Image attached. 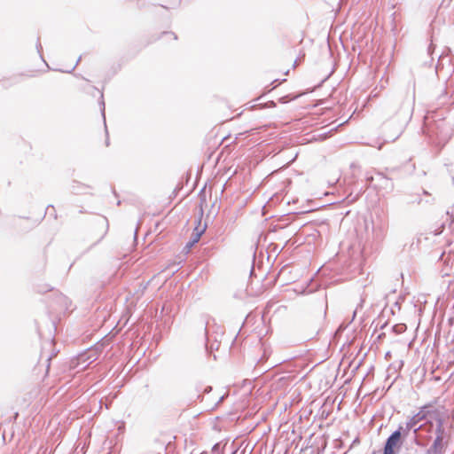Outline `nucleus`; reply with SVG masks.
<instances>
[{"label": "nucleus", "mask_w": 454, "mask_h": 454, "mask_svg": "<svg viewBox=\"0 0 454 454\" xmlns=\"http://www.w3.org/2000/svg\"><path fill=\"white\" fill-rule=\"evenodd\" d=\"M402 444L400 430L395 431L387 440L384 447V454H395V450Z\"/></svg>", "instance_id": "obj_1"}, {"label": "nucleus", "mask_w": 454, "mask_h": 454, "mask_svg": "<svg viewBox=\"0 0 454 454\" xmlns=\"http://www.w3.org/2000/svg\"><path fill=\"white\" fill-rule=\"evenodd\" d=\"M427 412L424 410L419 411L417 414H415L410 421L407 423V427L409 429L413 428L419 424L420 421L427 419Z\"/></svg>", "instance_id": "obj_2"}, {"label": "nucleus", "mask_w": 454, "mask_h": 454, "mask_svg": "<svg viewBox=\"0 0 454 454\" xmlns=\"http://www.w3.org/2000/svg\"><path fill=\"white\" fill-rule=\"evenodd\" d=\"M195 231H196V232L194 233L192 240L186 245V247H187L188 250H190L191 247L195 243L199 242L202 233L204 232V229H201V230L199 231L198 228H196Z\"/></svg>", "instance_id": "obj_3"}, {"label": "nucleus", "mask_w": 454, "mask_h": 454, "mask_svg": "<svg viewBox=\"0 0 454 454\" xmlns=\"http://www.w3.org/2000/svg\"><path fill=\"white\" fill-rule=\"evenodd\" d=\"M165 36H167L169 39H176V35L174 34H172V33H166Z\"/></svg>", "instance_id": "obj_4"}, {"label": "nucleus", "mask_w": 454, "mask_h": 454, "mask_svg": "<svg viewBox=\"0 0 454 454\" xmlns=\"http://www.w3.org/2000/svg\"><path fill=\"white\" fill-rule=\"evenodd\" d=\"M288 72H289V69H286L285 71H283V75H287Z\"/></svg>", "instance_id": "obj_5"}, {"label": "nucleus", "mask_w": 454, "mask_h": 454, "mask_svg": "<svg viewBox=\"0 0 454 454\" xmlns=\"http://www.w3.org/2000/svg\"><path fill=\"white\" fill-rule=\"evenodd\" d=\"M278 81H279V78H275V79L273 80V82H278Z\"/></svg>", "instance_id": "obj_6"}, {"label": "nucleus", "mask_w": 454, "mask_h": 454, "mask_svg": "<svg viewBox=\"0 0 454 454\" xmlns=\"http://www.w3.org/2000/svg\"><path fill=\"white\" fill-rule=\"evenodd\" d=\"M106 233V231H103L102 237H105V234Z\"/></svg>", "instance_id": "obj_7"}, {"label": "nucleus", "mask_w": 454, "mask_h": 454, "mask_svg": "<svg viewBox=\"0 0 454 454\" xmlns=\"http://www.w3.org/2000/svg\"><path fill=\"white\" fill-rule=\"evenodd\" d=\"M106 233V231H103L102 237H105V234Z\"/></svg>", "instance_id": "obj_8"}, {"label": "nucleus", "mask_w": 454, "mask_h": 454, "mask_svg": "<svg viewBox=\"0 0 454 454\" xmlns=\"http://www.w3.org/2000/svg\"><path fill=\"white\" fill-rule=\"evenodd\" d=\"M106 233V231H103L102 237H105V234Z\"/></svg>", "instance_id": "obj_9"}]
</instances>
